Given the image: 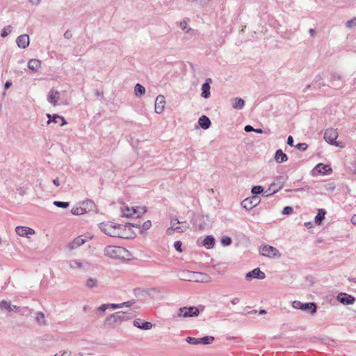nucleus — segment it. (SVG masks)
<instances>
[{
  "instance_id": "nucleus-1",
  "label": "nucleus",
  "mask_w": 356,
  "mask_h": 356,
  "mask_svg": "<svg viewBox=\"0 0 356 356\" xmlns=\"http://www.w3.org/2000/svg\"><path fill=\"white\" fill-rule=\"evenodd\" d=\"M99 227L102 232L111 237L130 238L134 236V232L131 229L130 223L120 225L108 221L99 224Z\"/></svg>"
},
{
  "instance_id": "nucleus-2",
  "label": "nucleus",
  "mask_w": 356,
  "mask_h": 356,
  "mask_svg": "<svg viewBox=\"0 0 356 356\" xmlns=\"http://www.w3.org/2000/svg\"><path fill=\"white\" fill-rule=\"evenodd\" d=\"M134 316V312L131 310L120 311L113 313V314L108 316L106 319V322L111 325L115 324H120L124 321L132 318Z\"/></svg>"
},
{
  "instance_id": "nucleus-3",
  "label": "nucleus",
  "mask_w": 356,
  "mask_h": 356,
  "mask_svg": "<svg viewBox=\"0 0 356 356\" xmlns=\"http://www.w3.org/2000/svg\"><path fill=\"white\" fill-rule=\"evenodd\" d=\"M127 251L120 246L107 245L104 249V254L106 257L112 259H122L127 255Z\"/></svg>"
},
{
  "instance_id": "nucleus-4",
  "label": "nucleus",
  "mask_w": 356,
  "mask_h": 356,
  "mask_svg": "<svg viewBox=\"0 0 356 356\" xmlns=\"http://www.w3.org/2000/svg\"><path fill=\"white\" fill-rule=\"evenodd\" d=\"M189 223L187 221L180 222L176 218H172L170 220V226L166 229V234L171 236L175 232L184 233L189 229Z\"/></svg>"
},
{
  "instance_id": "nucleus-5",
  "label": "nucleus",
  "mask_w": 356,
  "mask_h": 356,
  "mask_svg": "<svg viewBox=\"0 0 356 356\" xmlns=\"http://www.w3.org/2000/svg\"><path fill=\"white\" fill-rule=\"evenodd\" d=\"M70 270L85 273L91 268V264L85 259H71L68 262Z\"/></svg>"
},
{
  "instance_id": "nucleus-6",
  "label": "nucleus",
  "mask_w": 356,
  "mask_h": 356,
  "mask_svg": "<svg viewBox=\"0 0 356 356\" xmlns=\"http://www.w3.org/2000/svg\"><path fill=\"white\" fill-rule=\"evenodd\" d=\"M47 100L54 106L68 105V102L66 99L59 102L60 100V92L55 88H51L49 90L47 96Z\"/></svg>"
},
{
  "instance_id": "nucleus-7",
  "label": "nucleus",
  "mask_w": 356,
  "mask_h": 356,
  "mask_svg": "<svg viewBox=\"0 0 356 356\" xmlns=\"http://www.w3.org/2000/svg\"><path fill=\"white\" fill-rule=\"evenodd\" d=\"M122 216L127 218H138L146 212L145 207H124L121 209Z\"/></svg>"
},
{
  "instance_id": "nucleus-8",
  "label": "nucleus",
  "mask_w": 356,
  "mask_h": 356,
  "mask_svg": "<svg viewBox=\"0 0 356 356\" xmlns=\"http://www.w3.org/2000/svg\"><path fill=\"white\" fill-rule=\"evenodd\" d=\"M200 310L197 307H184L179 309L177 315L181 318H189L197 316Z\"/></svg>"
},
{
  "instance_id": "nucleus-9",
  "label": "nucleus",
  "mask_w": 356,
  "mask_h": 356,
  "mask_svg": "<svg viewBox=\"0 0 356 356\" xmlns=\"http://www.w3.org/2000/svg\"><path fill=\"white\" fill-rule=\"evenodd\" d=\"M259 252L263 256L269 258H279L281 256V254L277 248L268 245L261 246Z\"/></svg>"
},
{
  "instance_id": "nucleus-10",
  "label": "nucleus",
  "mask_w": 356,
  "mask_h": 356,
  "mask_svg": "<svg viewBox=\"0 0 356 356\" xmlns=\"http://www.w3.org/2000/svg\"><path fill=\"white\" fill-rule=\"evenodd\" d=\"M338 137V132L336 129L329 128L325 131L324 133V139L325 141L332 145H335L337 147H341L339 143L336 141Z\"/></svg>"
},
{
  "instance_id": "nucleus-11",
  "label": "nucleus",
  "mask_w": 356,
  "mask_h": 356,
  "mask_svg": "<svg viewBox=\"0 0 356 356\" xmlns=\"http://www.w3.org/2000/svg\"><path fill=\"white\" fill-rule=\"evenodd\" d=\"M184 274H186V275L183 276L182 279L188 281L205 282L208 277L206 274L202 273L187 271L184 273Z\"/></svg>"
},
{
  "instance_id": "nucleus-12",
  "label": "nucleus",
  "mask_w": 356,
  "mask_h": 356,
  "mask_svg": "<svg viewBox=\"0 0 356 356\" xmlns=\"http://www.w3.org/2000/svg\"><path fill=\"white\" fill-rule=\"evenodd\" d=\"M293 307L302 311H309L311 314L316 312V305L313 302L302 303L300 301H293Z\"/></svg>"
},
{
  "instance_id": "nucleus-13",
  "label": "nucleus",
  "mask_w": 356,
  "mask_h": 356,
  "mask_svg": "<svg viewBox=\"0 0 356 356\" xmlns=\"http://www.w3.org/2000/svg\"><path fill=\"white\" fill-rule=\"evenodd\" d=\"M260 200L257 196H252L243 200L241 202V206L246 210H250L256 207Z\"/></svg>"
},
{
  "instance_id": "nucleus-14",
  "label": "nucleus",
  "mask_w": 356,
  "mask_h": 356,
  "mask_svg": "<svg viewBox=\"0 0 356 356\" xmlns=\"http://www.w3.org/2000/svg\"><path fill=\"white\" fill-rule=\"evenodd\" d=\"M337 300L344 305H353L355 302V298L353 296L343 292L337 295Z\"/></svg>"
},
{
  "instance_id": "nucleus-15",
  "label": "nucleus",
  "mask_w": 356,
  "mask_h": 356,
  "mask_svg": "<svg viewBox=\"0 0 356 356\" xmlns=\"http://www.w3.org/2000/svg\"><path fill=\"white\" fill-rule=\"evenodd\" d=\"M165 106V98L163 95H159L156 97L155 100L154 109L155 112L161 114L163 112Z\"/></svg>"
},
{
  "instance_id": "nucleus-16",
  "label": "nucleus",
  "mask_w": 356,
  "mask_h": 356,
  "mask_svg": "<svg viewBox=\"0 0 356 356\" xmlns=\"http://www.w3.org/2000/svg\"><path fill=\"white\" fill-rule=\"evenodd\" d=\"M266 277V275L264 272H262L259 268H256L252 270L248 273L245 275V278L248 280H250L252 278H256L259 280H264Z\"/></svg>"
},
{
  "instance_id": "nucleus-17",
  "label": "nucleus",
  "mask_w": 356,
  "mask_h": 356,
  "mask_svg": "<svg viewBox=\"0 0 356 356\" xmlns=\"http://www.w3.org/2000/svg\"><path fill=\"white\" fill-rule=\"evenodd\" d=\"M15 232L17 234L23 237H28V235H33L35 233L32 228L24 226H17L15 228Z\"/></svg>"
},
{
  "instance_id": "nucleus-18",
  "label": "nucleus",
  "mask_w": 356,
  "mask_h": 356,
  "mask_svg": "<svg viewBox=\"0 0 356 356\" xmlns=\"http://www.w3.org/2000/svg\"><path fill=\"white\" fill-rule=\"evenodd\" d=\"M133 324L135 327L144 330H149L152 329L153 325L150 322H145L140 318L134 321Z\"/></svg>"
},
{
  "instance_id": "nucleus-19",
  "label": "nucleus",
  "mask_w": 356,
  "mask_h": 356,
  "mask_svg": "<svg viewBox=\"0 0 356 356\" xmlns=\"http://www.w3.org/2000/svg\"><path fill=\"white\" fill-rule=\"evenodd\" d=\"M86 242L85 239L82 236H78L75 238L72 241L68 243L67 248L69 250H73L78 248L79 246L84 244Z\"/></svg>"
},
{
  "instance_id": "nucleus-20",
  "label": "nucleus",
  "mask_w": 356,
  "mask_h": 356,
  "mask_svg": "<svg viewBox=\"0 0 356 356\" xmlns=\"http://www.w3.org/2000/svg\"><path fill=\"white\" fill-rule=\"evenodd\" d=\"M16 43L19 48L25 49L29 44V37L26 34L21 35L16 39Z\"/></svg>"
},
{
  "instance_id": "nucleus-21",
  "label": "nucleus",
  "mask_w": 356,
  "mask_h": 356,
  "mask_svg": "<svg viewBox=\"0 0 356 356\" xmlns=\"http://www.w3.org/2000/svg\"><path fill=\"white\" fill-rule=\"evenodd\" d=\"M212 82L211 79L209 78L206 80V82L202 86V93L201 96L203 98L207 99L210 97V83Z\"/></svg>"
},
{
  "instance_id": "nucleus-22",
  "label": "nucleus",
  "mask_w": 356,
  "mask_h": 356,
  "mask_svg": "<svg viewBox=\"0 0 356 356\" xmlns=\"http://www.w3.org/2000/svg\"><path fill=\"white\" fill-rule=\"evenodd\" d=\"M0 307L9 312L15 311V312H19L20 311V308L18 306L12 305L10 302L7 300H2L0 302Z\"/></svg>"
},
{
  "instance_id": "nucleus-23",
  "label": "nucleus",
  "mask_w": 356,
  "mask_h": 356,
  "mask_svg": "<svg viewBox=\"0 0 356 356\" xmlns=\"http://www.w3.org/2000/svg\"><path fill=\"white\" fill-rule=\"evenodd\" d=\"M47 117L48 118L49 120L47 122L48 124H49L51 122H53L54 123H58L59 121L61 122L60 125L63 126L67 124L65 118L62 116H60L57 114H54L53 115L50 114H47Z\"/></svg>"
},
{
  "instance_id": "nucleus-24",
  "label": "nucleus",
  "mask_w": 356,
  "mask_h": 356,
  "mask_svg": "<svg viewBox=\"0 0 356 356\" xmlns=\"http://www.w3.org/2000/svg\"><path fill=\"white\" fill-rule=\"evenodd\" d=\"M232 106L234 109L241 110L244 107L245 102L243 99L234 97L230 99Z\"/></svg>"
},
{
  "instance_id": "nucleus-25",
  "label": "nucleus",
  "mask_w": 356,
  "mask_h": 356,
  "mask_svg": "<svg viewBox=\"0 0 356 356\" xmlns=\"http://www.w3.org/2000/svg\"><path fill=\"white\" fill-rule=\"evenodd\" d=\"M275 160L278 163H282L288 160V156L282 149H277L275 154Z\"/></svg>"
},
{
  "instance_id": "nucleus-26",
  "label": "nucleus",
  "mask_w": 356,
  "mask_h": 356,
  "mask_svg": "<svg viewBox=\"0 0 356 356\" xmlns=\"http://www.w3.org/2000/svg\"><path fill=\"white\" fill-rule=\"evenodd\" d=\"M79 203L82 206L83 209L85 211V213H88V212L90 211L93 210L95 208V203L90 200H87L83 201Z\"/></svg>"
},
{
  "instance_id": "nucleus-27",
  "label": "nucleus",
  "mask_w": 356,
  "mask_h": 356,
  "mask_svg": "<svg viewBox=\"0 0 356 356\" xmlns=\"http://www.w3.org/2000/svg\"><path fill=\"white\" fill-rule=\"evenodd\" d=\"M199 125L204 129H207L211 126V121L206 115L201 116L198 120Z\"/></svg>"
},
{
  "instance_id": "nucleus-28",
  "label": "nucleus",
  "mask_w": 356,
  "mask_h": 356,
  "mask_svg": "<svg viewBox=\"0 0 356 356\" xmlns=\"http://www.w3.org/2000/svg\"><path fill=\"white\" fill-rule=\"evenodd\" d=\"M134 304V302L132 301H127V302H122V303H120V304H115V303H108V309H120V308H123L124 307H131V305H133Z\"/></svg>"
},
{
  "instance_id": "nucleus-29",
  "label": "nucleus",
  "mask_w": 356,
  "mask_h": 356,
  "mask_svg": "<svg viewBox=\"0 0 356 356\" xmlns=\"http://www.w3.org/2000/svg\"><path fill=\"white\" fill-rule=\"evenodd\" d=\"M41 66V62L38 59H31L28 63V67L32 71H37Z\"/></svg>"
},
{
  "instance_id": "nucleus-30",
  "label": "nucleus",
  "mask_w": 356,
  "mask_h": 356,
  "mask_svg": "<svg viewBox=\"0 0 356 356\" xmlns=\"http://www.w3.org/2000/svg\"><path fill=\"white\" fill-rule=\"evenodd\" d=\"M99 281L97 279L89 277L86 281V286L90 289H95L98 286Z\"/></svg>"
},
{
  "instance_id": "nucleus-31",
  "label": "nucleus",
  "mask_w": 356,
  "mask_h": 356,
  "mask_svg": "<svg viewBox=\"0 0 356 356\" xmlns=\"http://www.w3.org/2000/svg\"><path fill=\"white\" fill-rule=\"evenodd\" d=\"M202 244L208 249L211 248L215 244V238L212 236H207L204 239Z\"/></svg>"
},
{
  "instance_id": "nucleus-32",
  "label": "nucleus",
  "mask_w": 356,
  "mask_h": 356,
  "mask_svg": "<svg viewBox=\"0 0 356 356\" xmlns=\"http://www.w3.org/2000/svg\"><path fill=\"white\" fill-rule=\"evenodd\" d=\"M145 88L144 86H143L140 83H137L134 87V95L137 97H140L145 95Z\"/></svg>"
},
{
  "instance_id": "nucleus-33",
  "label": "nucleus",
  "mask_w": 356,
  "mask_h": 356,
  "mask_svg": "<svg viewBox=\"0 0 356 356\" xmlns=\"http://www.w3.org/2000/svg\"><path fill=\"white\" fill-rule=\"evenodd\" d=\"M71 212L73 215H82L86 213L80 203L73 207L71 209Z\"/></svg>"
},
{
  "instance_id": "nucleus-34",
  "label": "nucleus",
  "mask_w": 356,
  "mask_h": 356,
  "mask_svg": "<svg viewBox=\"0 0 356 356\" xmlns=\"http://www.w3.org/2000/svg\"><path fill=\"white\" fill-rule=\"evenodd\" d=\"M325 211L323 209H318V213L315 218V222L317 225H321L322 220L325 218Z\"/></svg>"
},
{
  "instance_id": "nucleus-35",
  "label": "nucleus",
  "mask_w": 356,
  "mask_h": 356,
  "mask_svg": "<svg viewBox=\"0 0 356 356\" xmlns=\"http://www.w3.org/2000/svg\"><path fill=\"white\" fill-rule=\"evenodd\" d=\"M314 170L317 171L318 173H325L327 170L331 171V168L327 165H325L323 163H318L314 168Z\"/></svg>"
},
{
  "instance_id": "nucleus-36",
  "label": "nucleus",
  "mask_w": 356,
  "mask_h": 356,
  "mask_svg": "<svg viewBox=\"0 0 356 356\" xmlns=\"http://www.w3.org/2000/svg\"><path fill=\"white\" fill-rule=\"evenodd\" d=\"M199 340H200V344L207 345V344H211L213 342L214 337H211V336H207V337H204L202 338H199Z\"/></svg>"
},
{
  "instance_id": "nucleus-37",
  "label": "nucleus",
  "mask_w": 356,
  "mask_h": 356,
  "mask_svg": "<svg viewBox=\"0 0 356 356\" xmlns=\"http://www.w3.org/2000/svg\"><path fill=\"white\" fill-rule=\"evenodd\" d=\"M275 186H276V184H272L270 186V187H269V188L268 189V191H265V193H265V195H266V196H268V195H270V194H273V193H276L279 189H281V188H282V185H280V186H279V188H278L277 189H276V188H275Z\"/></svg>"
},
{
  "instance_id": "nucleus-38",
  "label": "nucleus",
  "mask_w": 356,
  "mask_h": 356,
  "mask_svg": "<svg viewBox=\"0 0 356 356\" xmlns=\"http://www.w3.org/2000/svg\"><path fill=\"white\" fill-rule=\"evenodd\" d=\"M12 30H13V28L11 26L8 25V26H5L1 30V36L2 38H6L11 33Z\"/></svg>"
},
{
  "instance_id": "nucleus-39",
  "label": "nucleus",
  "mask_w": 356,
  "mask_h": 356,
  "mask_svg": "<svg viewBox=\"0 0 356 356\" xmlns=\"http://www.w3.org/2000/svg\"><path fill=\"white\" fill-rule=\"evenodd\" d=\"M35 320L39 324L45 323L44 314L42 312H38L36 314Z\"/></svg>"
},
{
  "instance_id": "nucleus-40",
  "label": "nucleus",
  "mask_w": 356,
  "mask_h": 356,
  "mask_svg": "<svg viewBox=\"0 0 356 356\" xmlns=\"http://www.w3.org/2000/svg\"><path fill=\"white\" fill-rule=\"evenodd\" d=\"M152 226V222L150 220L145 221L142 226L140 227V232H143L150 229Z\"/></svg>"
},
{
  "instance_id": "nucleus-41",
  "label": "nucleus",
  "mask_w": 356,
  "mask_h": 356,
  "mask_svg": "<svg viewBox=\"0 0 356 356\" xmlns=\"http://www.w3.org/2000/svg\"><path fill=\"white\" fill-rule=\"evenodd\" d=\"M220 242L222 245L227 246L232 243V239L229 236H224L222 237Z\"/></svg>"
},
{
  "instance_id": "nucleus-42",
  "label": "nucleus",
  "mask_w": 356,
  "mask_h": 356,
  "mask_svg": "<svg viewBox=\"0 0 356 356\" xmlns=\"http://www.w3.org/2000/svg\"><path fill=\"white\" fill-rule=\"evenodd\" d=\"M186 341L188 343L192 344V345H197V344H200V340H199V338H195V337H188L186 339Z\"/></svg>"
},
{
  "instance_id": "nucleus-43",
  "label": "nucleus",
  "mask_w": 356,
  "mask_h": 356,
  "mask_svg": "<svg viewBox=\"0 0 356 356\" xmlns=\"http://www.w3.org/2000/svg\"><path fill=\"white\" fill-rule=\"evenodd\" d=\"M263 191V187L261 186H253L251 191L252 193L254 195L261 194Z\"/></svg>"
},
{
  "instance_id": "nucleus-44",
  "label": "nucleus",
  "mask_w": 356,
  "mask_h": 356,
  "mask_svg": "<svg viewBox=\"0 0 356 356\" xmlns=\"http://www.w3.org/2000/svg\"><path fill=\"white\" fill-rule=\"evenodd\" d=\"M54 204L60 208H67L69 207V202H67L54 201Z\"/></svg>"
},
{
  "instance_id": "nucleus-45",
  "label": "nucleus",
  "mask_w": 356,
  "mask_h": 356,
  "mask_svg": "<svg viewBox=\"0 0 356 356\" xmlns=\"http://www.w3.org/2000/svg\"><path fill=\"white\" fill-rule=\"evenodd\" d=\"M346 26L348 29H352L353 27H355L356 26V17H354V18L347 21L346 23Z\"/></svg>"
},
{
  "instance_id": "nucleus-46",
  "label": "nucleus",
  "mask_w": 356,
  "mask_h": 356,
  "mask_svg": "<svg viewBox=\"0 0 356 356\" xmlns=\"http://www.w3.org/2000/svg\"><path fill=\"white\" fill-rule=\"evenodd\" d=\"M325 188L328 192H332L335 189V184L333 182L328 183L325 186Z\"/></svg>"
},
{
  "instance_id": "nucleus-47",
  "label": "nucleus",
  "mask_w": 356,
  "mask_h": 356,
  "mask_svg": "<svg viewBox=\"0 0 356 356\" xmlns=\"http://www.w3.org/2000/svg\"><path fill=\"white\" fill-rule=\"evenodd\" d=\"M108 309L107 304H103L97 308V311L99 313H104Z\"/></svg>"
},
{
  "instance_id": "nucleus-48",
  "label": "nucleus",
  "mask_w": 356,
  "mask_h": 356,
  "mask_svg": "<svg viewBox=\"0 0 356 356\" xmlns=\"http://www.w3.org/2000/svg\"><path fill=\"white\" fill-rule=\"evenodd\" d=\"M341 79V76L337 74V73H333L332 75H331V77H330V81L332 82H334L335 81H340Z\"/></svg>"
},
{
  "instance_id": "nucleus-49",
  "label": "nucleus",
  "mask_w": 356,
  "mask_h": 356,
  "mask_svg": "<svg viewBox=\"0 0 356 356\" xmlns=\"http://www.w3.org/2000/svg\"><path fill=\"white\" fill-rule=\"evenodd\" d=\"M174 248L179 252H182L181 249V242L179 241H175L174 243Z\"/></svg>"
},
{
  "instance_id": "nucleus-50",
  "label": "nucleus",
  "mask_w": 356,
  "mask_h": 356,
  "mask_svg": "<svg viewBox=\"0 0 356 356\" xmlns=\"http://www.w3.org/2000/svg\"><path fill=\"white\" fill-rule=\"evenodd\" d=\"M293 212V208L291 207H285L282 211V214L289 215Z\"/></svg>"
},
{
  "instance_id": "nucleus-51",
  "label": "nucleus",
  "mask_w": 356,
  "mask_h": 356,
  "mask_svg": "<svg viewBox=\"0 0 356 356\" xmlns=\"http://www.w3.org/2000/svg\"><path fill=\"white\" fill-rule=\"evenodd\" d=\"M296 147L300 150L305 151L307 145L306 143H298L297 145H296Z\"/></svg>"
},
{
  "instance_id": "nucleus-52",
  "label": "nucleus",
  "mask_w": 356,
  "mask_h": 356,
  "mask_svg": "<svg viewBox=\"0 0 356 356\" xmlns=\"http://www.w3.org/2000/svg\"><path fill=\"white\" fill-rule=\"evenodd\" d=\"M287 144L290 146H293V138L291 136H289L287 138Z\"/></svg>"
},
{
  "instance_id": "nucleus-53",
  "label": "nucleus",
  "mask_w": 356,
  "mask_h": 356,
  "mask_svg": "<svg viewBox=\"0 0 356 356\" xmlns=\"http://www.w3.org/2000/svg\"><path fill=\"white\" fill-rule=\"evenodd\" d=\"M244 130L246 131V132H250V131H254V129L250 126V125H246L244 128Z\"/></svg>"
},
{
  "instance_id": "nucleus-54",
  "label": "nucleus",
  "mask_w": 356,
  "mask_h": 356,
  "mask_svg": "<svg viewBox=\"0 0 356 356\" xmlns=\"http://www.w3.org/2000/svg\"><path fill=\"white\" fill-rule=\"evenodd\" d=\"M240 302V298H234L232 299L231 300V303L233 305H237L238 303H239Z\"/></svg>"
},
{
  "instance_id": "nucleus-55",
  "label": "nucleus",
  "mask_w": 356,
  "mask_h": 356,
  "mask_svg": "<svg viewBox=\"0 0 356 356\" xmlns=\"http://www.w3.org/2000/svg\"><path fill=\"white\" fill-rule=\"evenodd\" d=\"M60 353V356H70L71 353L68 350H62Z\"/></svg>"
},
{
  "instance_id": "nucleus-56",
  "label": "nucleus",
  "mask_w": 356,
  "mask_h": 356,
  "mask_svg": "<svg viewBox=\"0 0 356 356\" xmlns=\"http://www.w3.org/2000/svg\"><path fill=\"white\" fill-rule=\"evenodd\" d=\"M29 1L34 6H38L40 4V0H29Z\"/></svg>"
},
{
  "instance_id": "nucleus-57",
  "label": "nucleus",
  "mask_w": 356,
  "mask_h": 356,
  "mask_svg": "<svg viewBox=\"0 0 356 356\" xmlns=\"http://www.w3.org/2000/svg\"><path fill=\"white\" fill-rule=\"evenodd\" d=\"M53 183L56 186H60V181H59V179L58 178H56L53 180Z\"/></svg>"
},
{
  "instance_id": "nucleus-58",
  "label": "nucleus",
  "mask_w": 356,
  "mask_h": 356,
  "mask_svg": "<svg viewBox=\"0 0 356 356\" xmlns=\"http://www.w3.org/2000/svg\"><path fill=\"white\" fill-rule=\"evenodd\" d=\"M71 36H72V34H71L70 31H67L64 33V37L66 38H71Z\"/></svg>"
},
{
  "instance_id": "nucleus-59",
  "label": "nucleus",
  "mask_w": 356,
  "mask_h": 356,
  "mask_svg": "<svg viewBox=\"0 0 356 356\" xmlns=\"http://www.w3.org/2000/svg\"><path fill=\"white\" fill-rule=\"evenodd\" d=\"M12 85V83L10 81H6L5 83V89H8Z\"/></svg>"
},
{
  "instance_id": "nucleus-60",
  "label": "nucleus",
  "mask_w": 356,
  "mask_h": 356,
  "mask_svg": "<svg viewBox=\"0 0 356 356\" xmlns=\"http://www.w3.org/2000/svg\"><path fill=\"white\" fill-rule=\"evenodd\" d=\"M351 222L356 225V214L351 218Z\"/></svg>"
},
{
  "instance_id": "nucleus-61",
  "label": "nucleus",
  "mask_w": 356,
  "mask_h": 356,
  "mask_svg": "<svg viewBox=\"0 0 356 356\" xmlns=\"http://www.w3.org/2000/svg\"><path fill=\"white\" fill-rule=\"evenodd\" d=\"M322 79H323V78H322L321 75V74H318V75H317V76L315 77V79H314V80H315V81L318 82V81H321Z\"/></svg>"
},
{
  "instance_id": "nucleus-62",
  "label": "nucleus",
  "mask_w": 356,
  "mask_h": 356,
  "mask_svg": "<svg viewBox=\"0 0 356 356\" xmlns=\"http://www.w3.org/2000/svg\"><path fill=\"white\" fill-rule=\"evenodd\" d=\"M309 33H310V35H311L312 36H314V35H315V33H316L315 30H314V29H309Z\"/></svg>"
},
{
  "instance_id": "nucleus-63",
  "label": "nucleus",
  "mask_w": 356,
  "mask_h": 356,
  "mask_svg": "<svg viewBox=\"0 0 356 356\" xmlns=\"http://www.w3.org/2000/svg\"><path fill=\"white\" fill-rule=\"evenodd\" d=\"M255 132L258 133V134H262L264 133V131L261 129H254V131Z\"/></svg>"
},
{
  "instance_id": "nucleus-64",
  "label": "nucleus",
  "mask_w": 356,
  "mask_h": 356,
  "mask_svg": "<svg viewBox=\"0 0 356 356\" xmlns=\"http://www.w3.org/2000/svg\"><path fill=\"white\" fill-rule=\"evenodd\" d=\"M186 25V22H181V27L183 29H185Z\"/></svg>"
}]
</instances>
